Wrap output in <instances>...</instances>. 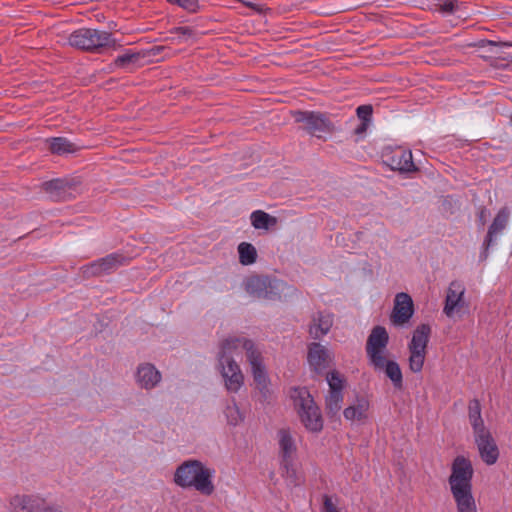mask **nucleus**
Here are the masks:
<instances>
[{
  "label": "nucleus",
  "instance_id": "obj_27",
  "mask_svg": "<svg viewBox=\"0 0 512 512\" xmlns=\"http://www.w3.org/2000/svg\"><path fill=\"white\" fill-rule=\"evenodd\" d=\"M49 150L52 154L64 155L74 153L77 151V147L64 137H54L49 140Z\"/></svg>",
  "mask_w": 512,
  "mask_h": 512
},
{
  "label": "nucleus",
  "instance_id": "obj_36",
  "mask_svg": "<svg viewBox=\"0 0 512 512\" xmlns=\"http://www.w3.org/2000/svg\"><path fill=\"white\" fill-rule=\"evenodd\" d=\"M482 415L481 403L478 399L474 398L468 403V419Z\"/></svg>",
  "mask_w": 512,
  "mask_h": 512
},
{
  "label": "nucleus",
  "instance_id": "obj_37",
  "mask_svg": "<svg viewBox=\"0 0 512 512\" xmlns=\"http://www.w3.org/2000/svg\"><path fill=\"white\" fill-rule=\"evenodd\" d=\"M323 512H339L328 495L323 497Z\"/></svg>",
  "mask_w": 512,
  "mask_h": 512
},
{
  "label": "nucleus",
  "instance_id": "obj_17",
  "mask_svg": "<svg viewBox=\"0 0 512 512\" xmlns=\"http://www.w3.org/2000/svg\"><path fill=\"white\" fill-rule=\"evenodd\" d=\"M162 379L161 373L151 363L140 364L136 371V382L146 390L156 387Z\"/></svg>",
  "mask_w": 512,
  "mask_h": 512
},
{
  "label": "nucleus",
  "instance_id": "obj_15",
  "mask_svg": "<svg viewBox=\"0 0 512 512\" xmlns=\"http://www.w3.org/2000/svg\"><path fill=\"white\" fill-rule=\"evenodd\" d=\"M475 444L482 461L487 465H493L499 458V448L492 433L486 432L474 437Z\"/></svg>",
  "mask_w": 512,
  "mask_h": 512
},
{
  "label": "nucleus",
  "instance_id": "obj_5",
  "mask_svg": "<svg viewBox=\"0 0 512 512\" xmlns=\"http://www.w3.org/2000/svg\"><path fill=\"white\" fill-rule=\"evenodd\" d=\"M290 397L304 427L312 433L321 432L324 423L321 410L309 391L306 388H293Z\"/></svg>",
  "mask_w": 512,
  "mask_h": 512
},
{
  "label": "nucleus",
  "instance_id": "obj_21",
  "mask_svg": "<svg viewBox=\"0 0 512 512\" xmlns=\"http://www.w3.org/2000/svg\"><path fill=\"white\" fill-rule=\"evenodd\" d=\"M369 408L370 402L368 398L365 396H358L354 404L344 409L343 415L346 420L361 422L368 419Z\"/></svg>",
  "mask_w": 512,
  "mask_h": 512
},
{
  "label": "nucleus",
  "instance_id": "obj_39",
  "mask_svg": "<svg viewBox=\"0 0 512 512\" xmlns=\"http://www.w3.org/2000/svg\"><path fill=\"white\" fill-rule=\"evenodd\" d=\"M243 5H245L246 7L248 8H251L253 10H255L256 12H263L264 11V6L263 5H260V4H256V3H253V2H250V1H246V0H239Z\"/></svg>",
  "mask_w": 512,
  "mask_h": 512
},
{
  "label": "nucleus",
  "instance_id": "obj_3",
  "mask_svg": "<svg viewBox=\"0 0 512 512\" xmlns=\"http://www.w3.org/2000/svg\"><path fill=\"white\" fill-rule=\"evenodd\" d=\"M245 338L230 337L225 339L218 353V367L229 392H238L244 383V375L233 358L234 353L242 347Z\"/></svg>",
  "mask_w": 512,
  "mask_h": 512
},
{
  "label": "nucleus",
  "instance_id": "obj_34",
  "mask_svg": "<svg viewBox=\"0 0 512 512\" xmlns=\"http://www.w3.org/2000/svg\"><path fill=\"white\" fill-rule=\"evenodd\" d=\"M172 5H177L189 13H196L200 10L199 0H166Z\"/></svg>",
  "mask_w": 512,
  "mask_h": 512
},
{
  "label": "nucleus",
  "instance_id": "obj_20",
  "mask_svg": "<svg viewBox=\"0 0 512 512\" xmlns=\"http://www.w3.org/2000/svg\"><path fill=\"white\" fill-rule=\"evenodd\" d=\"M332 325L333 316L330 313L319 311L312 316L309 334L313 339L319 340L330 331Z\"/></svg>",
  "mask_w": 512,
  "mask_h": 512
},
{
  "label": "nucleus",
  "instance_id": "obj_30",
  "mask_svg": "<svg viewBox=\"0 0 512 512\" xmlns=\"http://www.w3.org/2000/svg\"><path fill=\"white\" fill-rule=\"evenodd\" d=\"M239 262L242 265L254 264L257 260L256 248L248 242H241L238 245Z\"/></svg>",
  "mask_w": 512,
  "mask_h": 512
},
{
  "label": "nucleus",
  "instance_id": "obj_18",
  "mask_svg": "<svg viewBox=\"0 0 512 512\" xmlns=\"http://www.w3.org/2000/svg\"><path fill=\"white\" fill-rule=\"evenodd\" d=\"M509 220V211L507 208H502L498 211L497 215L493 219L492 224L489 226L487 235L483 242L484 251L481 253V258L486 259L488 255V249L493 244V238L496 234L502 232L507 226Z\"/></svg>",
  "mask_w": 512,
  "mask_h": 512
},
{
  "label": "nucleus",
  "instance_id": "obj_42",
  "mask_svg": "<svg viewBox=\"0 0 512 512\" xmlns=\"http://www.w3.org/2000/svg\"><path fill=\"white\" fill-rule=\"evenodd\" d=\"M179 30H180L182 33H184V34H185V33H187V32L189 31V29H188V28H186V27H181V28H179Z\"/></svg>",
  "mask_w": 512,
  "mask_h": 512
},
{
  "label": "nucleus",
  "instance_id": "obj_13",
  "mask_svg": "<svg viewBox=\"0 0 512 512\" xmlns=\"http://www.w3.org/2000/svg\"><path fill=\"white\" fill-rule=\"evenodd\" d=\"M12 512H61L34 495H16L11 499Z\"/></svg>",
  "mask_w": 512,
  "mask_h": 512
},
{
  "label": "nucleus",
  "instance_id": "obj_19",
  "mask_svg": "<svg viewBox=\"0 0 512 512\" xmlns=\"http://www.w3.org/2000/svg\"><path fill=\"white\" fill-rule=\"evenodd\" d=\"M307 360L310 367L317 373H322L329 362V352L318 342H312L308 345Z\"/></svg>",
  "mask_w": 512,
  "mask_h": 512
},
{
  "label": "nucleus",
  "instance_id": "obj_40",
  "mask_svg": "<svg viewBox=\"0 0 512 512\" xmlns=\"http://www.w3.org/2000/svg\"><path fill=\"white\" fill-rule=\"evenodd\" d=\"M487 216H488V210L485 207H482L478 213V221L481 226H484L486 224Z\"/></svg>",
  "mask_w": 512,
  "mask_h": 512
},
{
  "label": "nucleus",
  "instance_id": "obj_24",
  "mask_svg": "<svg viewBox=\"0 0 512 512\" xmlns=\"http://www.w3.org/2000/svg\"><path fill=\"white\" fill-rule=\"evenodd\" d=\"M464 295V288L457 283L452 282L447 290V295L445 299L444 313L451 317L454 313L455 308L458 306L459 302L462 300Z\"/></svg>",
  "mask_w": 512,
  "mask_h": 512
},
{
  "label": "nucleus",
  "instance_id": "obj_8",
  "mask_svg": "<svg viewBox=\"0 0 512 512\" xmlns=\"http://www.w3.org/2000/svg\"><path fill=\"white\" fill-rule=\"evenodd\" d=\"M129 258L121 253H111L103 258L83 265L80 268L81 277L89 279L114 273L119 267L129 263Z\"/></svg>",
  "mask_w": 512,
  "mask_h": 512
},
{
  "label": "nucleus",
  "instance_id": "obj_26",
  "mask_svg": "<svg viewBox=\"0 0 512 512\" xmlns=\"http://www.w3.org/2000/svg\"><path fill=\"white\" fill-rule=\"evenodd\" d=\"M251 224L255 229L269 230L277 225L276 217L266 213L263 210H255L250 215Z\"/></svg>",
  "mask_w": 512,
  "mask_h": 512
},
{
  "label": "nucleus",
  "instance_id": "obj_10",
  "mask_svg": "<svg viewBox=\"0 0 512 512\" xmlns=\"http://www.w3.org/2000/svg\"><path fill=\"white\" fill-rule=\"evenodd\" d=\"M389 343V335L385 327L375 326L366 341V354L373 367H380L384 360V351Z\"/></svg>",
  "mask_w": 512,
  "mask_h": 512
},
{
  "label": "nucleus",
  "instance_id": "obj_23",
  "mask_svg": "<svg viewBox=\"0 0 512 512\" xmlns=\"http://www.w3.org/2000/svg\"><path fill=\"white\" fill-rule=\"evenodd\" d=\"M375 370L383 371L386 376L392 381L396 389L403 388V375L399 364L396 361L388 360L384 356L383 363L380 367H374Z\"/></svg>",
  "mask_w": 512,
  "mask_h": 512
},
{
  "label": "nucleus",
  "instance_id": "obj_16",
  "mask_svg": "<svg viewBox=\"0 0 512 512\" xmlns=\"http://www.w3.org/2000/svg\"><path fill=\"white\" fill-rule=\"evenodd\" d=\"M294 123L298 124L299 128H329L330 122L326 114L314 111H296L292 113Z\"/></svg>",
  "mask_w": 512,
  "mask_h": 512
},
{
  "label": "nucleus",
  "instance_id": "obj_28",
  "mask_svg": "<svg viewBox=\"0 0 512 512\" xmlns=\"http://www.w3.org/2000/svg\"><path fill=\"white\" fill-rule=\"evenodd\" d=\"M282 476L285 478L287 484L292 487H297L303 484L304 478L298 474L293 466V460H289V463L281 461Z\"/></svg>",
  "mask_w": 512,
  "mask_h": 512
},
{
  "label": "nucleus",
  "instance_id": "obj_32",
  "mask_svg": "<svg viewBox=\"0 0 512 512\" xmlns=\"http://www.w3.org/2000/svg\"><path fill=\"white\" fill-rule=\"evenodd\" d=\"M356 113L358 118L361 121V124L358 128H368L371 124V118L373 113L372 105H361L356 109Z\"/></svg>",
  "mask_w": 512,
  "mask_h": 512
},
{
  "label": "nucleus",
  "instance_id": "obj_2",
  "mask_svg": "<svg viewBox=\"0 0 512 512\" xmlns=\"http://www.w3.org/2000/svg\"><path fill=\"white\" fill-rule=\"evenodd\" d=\"M213 476V469L206 467L199 460L190 459L176 468L174 483L184 489L193 488L199 494L208 497L215 492Z\"/></svg>",
  "mask_w": 512,
  "mask_h": 512
},
{
  "label": "nucleus",
  "instance_id": "obj_7",
  "mask_svg": "<svg viewBox=\"0 0 512 512\" xmlns=\"http://www.w3.org/2000/svg\"><path fill=\"white\" fill-rule=\"evenodd\" d=\"M430 336L431 327L426 323L418 325L413 331L412 339L408 344L409 369L413 373H420L423 369Z\"/></svg>",
  "mask_w": 512,
  "mask_h": 512
},
{
  "label": "nucleus",
  "instance_id": "obj_38",
  "mask_svg": "<svg viewBox=\"0 0 512 512\" xmlns=\"http://www.w3.org/2000/svg\"><path fill=\"white\" fill-rule=\"evenodd\" d=\"M457 2L455 0H446L441 5V10L446 13H453L456 8Z\"/></svg>",
  "mask_w": 512,
  "mask_h": 512
},
{
  "label": "nucleus",
  "instance_id": "obj_12",
  "mask_svg": "<svg viewBox=\"0 0 512 512\" xmlns=\"http://www.w3.org/2000/svg\"><path fill=\"white\" fill-rule=\"evenodd\" d=\"M243 349L246 351L247 360L251 365L252 374L257 388L261 391L267 388L268 376L263 365V357L255 348L254 342L250 339L243 340Z\"/></svg>",
  "mask_w": 512,
  "mask_h": 512
},
{
  "label": "nucleus",
  "instance_id": "obj_4",
  "mask_svg": "<svg viewBox=\"0 0 512 512\" xmlns=\"http://www.w3.org/2000/svg\"><path fill=\"white\" fill-rule=\"evenodd\" d=\"M68 43L76 49L92 53L101 52L103 49L117 50L121 47L112 33L91 28L73 31L68 37Z\"/></svg>",
  "mask_w": 512,
  "mask_h": 512
},
{
  "label": "nucleus",
  "instance_id": "obj_11",
  "mask_svg": "<svg viewBox=\"0 0 512 512\" xmlns=\"http://www.w3.org/2000/svg\"><path fill=\"white\" fill-rule=\"evenodd\" d=\"M80 184L78 178H57L43 182L42 189L54 201H66L75 197Z\"/></svg>",
  "mask_w": 512,
  "mask_h": 512
},
{
  "label": "nucleus",
  "instance_id": "obj_35",
  "mask_svg": "<svg viewBox=\"0 0 512 512\" xmlns=\"http://www.w3.org/2000/svg\"><path fill=\"white\" fill-rule=\"evenodd\" d=\"M469 423L473 430L474 437L486 432H489L490 430L485 426L484 420L482 418V415L478 417H473L469 419Z\"/></svg>",
  "mask_w": 512,
  "mask_h": 512
},
{
  "label": "nucleus",
  "instance_id": "obj_43",
  "mask_svg": "<svg viewBox=\"0 0 512 512\" xmlns=\"http://www.w3.org/2000/svg\"><path fill=\"white\" fill-rule=\"evenodd\" d=\"M356 133H362V132H365L366 130H362V129H359V130H355Z\"/></svg>",
  "mask_w": 512,
  "mask_h": 512
},
{
  "label": "nucleus",
  "instance_id": "obj_29",
  "mask_svg": "<svg viewBox=\"0 0 512 512\" xmlns=\"http://www.w3.org/2000/svg\"><path fill=\"white\" fill-rule=\"evenodd\" d=\"M343 402V392L329 391L325 399V409L327 415L334 417L341 409Z\"/></svg>",
  "mask_w": 512,
  "mask_h": 512
},
{
  "label": "nucleus",
  "instance_id": "obj_41",
  "mask_svg": "<svg viewBox=\"0 0 512 512\" xmlns=\"http://www.w3.org/2000/svg\"><path fill=\"white\" fill-rule=\"evenodd\" d=\"M316 131H317V130H313V132L311 133V136H312V137H317V138H322V136H321V135H319V134H316V133H315Z\"/></svg>",
  "mask_w": 512,
  "mask_h": 512
},
{
  "label": "nucleus",
  "instance_id": "obj_6",
  "mask_svg": "<svg viewBox=\"0 0 512 512\" xmlns=\"http://www.w3.org/2000/svg\"><path fill=\"white\" fill-rule=\"evenodd\" d=\"M282 287L280 280L266 275H251L244 281L245 291L256 299L280 300Z\"/></svg>",
  "mask_w": 512,
  "mask_h": 512
},
{
  "label": "nucleus",
  "instance_id": "obj_22",
  "mask_svg": "<svg viewBox=\"0 0 512 512\" xmlns=\"http://www.w3.org/2000/svg\"><path fill=\"white\" fill-rule=\"evenodd\" d=\"M277 436L282 458L281 461L289 463V460H293V456L297 451L295 441L288 429H280Z\"/></svg>",
  "mask_w": 512,
  "mask_h": 512
},
{
  "label": "nucleus",
  "instance_id": "obj_14",
  "mask_svg": "<svg viewBox=\"0 0 512 512\" xmlns=\"http://www.w3.org/2000/svg\"><path fill=\"white\" fill-rule=\"evenodd\" d=\"M414 313V304L411 296L401 292L395 296L394 307L391 314V321L395 325H404Z\"/></svg>",
  "mask_w": 512,
  "mask_h": 512
},
{
  "label": "nucleus",
  "instance_id": "obj_9",
  "mask_svg": "<svg viewBox=\"0 0 512 512\" xmlns=\"http://www.w3.org/2000/svg\"><path fill=\"white\" fill-rule=\"evenodd\" d=\"M382 162L393 171L409 173L417 171L412 152L402 146L385 147L381 154Z\"/></svg>",
  "mask_w": 512,
  "mask_h": 512
},
{
  "label": "nucleus",
  "instance_id": "obj_31",
  "mask_svg": "<svg viewBox=\"0 0 512 512\" xmlns=\"http://www.w3.org/2000/svg\"><path fill=\"white\" fill-rule=\"evenodd\" d=\"M225 415L227 418V422L233 426L238 425L243 420V416L239 410V407L236 405L234 399L232 400V404L227 405L225 409Z\"/></svg>",
  "mask_w": 512,
  "mask_h": 512
},
{
  "label": "nucleus",
  "instance_id": "obj_33",
  "mask_svg": "<svg viewBox=\"0 0 512 512\" xmlns=\"http://www.w3.org/2000/svg\"><path fill=\"white\" fill-rule=\"evenodd\" d=\"M327 382L329 385V391L343 392L344 378L338 371H332L327 375Z\"/></svg>",
  "mask_w": 512,
  "mask_h": 512
},
{
  "label": "nucleus",
  "instance_id": "obj_25",
  "mask_svg": "<svg viewBox=\"0 0 512 512\" xmlns=\"http://www.w3.org/2000/svg\"><path fill=\"white\" fill-rule=\"evenodd\" d=\"M155 55L156 51L154 48L148 51L127 50L124 54L118 55L115 58L114 63L117 67H125L129 64H136L143 58Z\"/></svg>",
  "mask_w": 512,
  "mask_h": 512
},
{
  "label": "nucleus",
  "instance_id": "obj_1",
  "mask_svg": "<svg viewBox=\"0 0 512 512\" xmlns=\"http://www.w3.org/2000/svg\"><path fill=\"white\" fill-rule=\"evenodd\" d=\"M473 475L474 469L471 461L461 455L455 457L451 465L448 483L457 512H478L472 492Z\"/></svg>",
  "mask_w": 512,
  "mask_h": 512
}]
</instances>
